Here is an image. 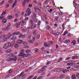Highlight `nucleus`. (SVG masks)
Segmentation results:
<instances>
[{
	"label": "nucleus",
	"mask_w": 79,
	"mask_h": 79,
	"mask_svg": "<svg viewBox=\"0 0 79 79\" xmlns=\"http://www.w3.org/2000/svg\"><path fill=\"white\" fill-rule=\"evenodd\" d=\"M31 11L30 10V9H27L26 11V14L25 15V17H27V16H29L31 15Z\"/></svg>",
	"instance_id": "f257e3e1"
},
{
	"label": "nucleus",
	"mask_w": 79,
	"mask_h": 79,
	"mask_svg": "<svg viewBox=\"0 0 79 79\" xmlns=\"http://www.w3.org/2000/svg\"><path fill=\"white\" fill-rule=\"evenodd\" d=\"M11 26V23H8L7 25V27L5 28H3L2 29V31H5L8 30L9 28Z\"/></svg>",
	"instance_id": "f03ea898"
},
{
	"label": "nucleus",
	"mask_w": 79,
	"mask_h": 79,
	"mask_svg": "<svg viewBox=\"0 0 79 79\" xmlns=\"http://www.w3.org/2000/svg\"><path fill=\"white\" fill-rule=\"evenodd\" d=\"M13 59L11 58H9L7 59V61H12V60H14L15 61H16V60H17V59L16 58V56H13Z\"/></svg>",
	"instance_id": "7ed1b4c3"
},
{
	"label": "nucleus",
	"mask_w": 79,
	"mask_h": 79,
	"mask_svg": "<svg viewBox=\"0 0 79 79\" xmlns=\"http://www.w3.org/2000/svg\"><path fill=\"white\" fill-rule=\"evenodd\" d=\"M9 45H10V42H8L3 45V48L4 49H7V48H8Z\"/></svg>",
	"instance_id": "20e7f679"
},
{
	"label": "nucleus",
	"mask_w": 79,
	"mask_h": 79,
	"mask_svg": "<svg viewBox=\"0 0 79 79\" xmlns=\"http://www.w3.org/2000/svg\"><path fill=\"white\" fill-rule=\"evenodd\" d=\"M21 24V22H19L17 23H15L14 25L16 27V28H19L20 27V25Z\"/></svg>",
	"instance_id": "39448f33"
},
{
	"label": "nucleus",
	"mask_w": 79,
	"mask_h": 79,
	"mask_svg": "<svg viewBox=\"0 0 79 79\" xmlns=\"http://www.w3.org/2000/svg\"><path fill=\"white\" fill-rule=\"evenodd\" d=\"M24 52L25 51L24 50H22L21 51V53L18 54V56H24V54L23 53H24Z\"/></svg>",
	"instance_id": "423d86ee"
},
{
	"label": "nucleus",
	"mask_w": 79,
	"mask_h": 79,
	"mask_svg": "<svg viewBox=\"0 0 79 79\" xmlns=\"http://www.w3.org/2000/svg\"><path fill=\"white\" fill-rule=\"evenodd\" d=\"M26 37V35H23L21 34V35H20L18 36L19 38H22V39H24V38H25Z\"/></svg>",
	"instance_id": "0eeeda50"
},
{
	"label": "nucleus",
	"mask_w": 79,
	"mask_h": 79,
	"mask_svg": "<svg viewBox=\"0 0 79 79\" xmlns=\"http://www.w3.org/2000/svg\"><path fill=\"white\" fill-rule=\"evenodd\" d=\"M50 46V44H47V43H44V46L45 47H49Z\"/></svg>",
	"instance_id": "6e6552de"
},
{
	"label": "nucleus",
	"mask_w": 79,
	"mask_h": 79,
	"mask_svg": "<svg viewBox=\"0 0 79 79\" xmlns=\"http://www.w3.org/2000/svg\"><path fill=\"white\" fill-rule=\"evenodd\" d=\"M29 2V0H24L23 1V6H25L26 5V2H27V3H28Z\"/></svg>",
	"instance_id": "1a4fd4ad"
},
{
	"label": "nucleus",
	"mask_w": 79,
	"mask_h": 79,
	"mask_svg": "<svg viewBox=\"0 0 79 79\" xmlns=\"http://www.w3.org/2000/svg\"><path fill=\"white\" fill-rule=\"evenodd\" d=\"M51 34H52L53 35H54V36H56V35H59V34H60V32H57L56 33H55L54 34L53 33H51Z\"/></svg>",
	"instance_id": "9d476101"
},
{
	"label": "nucleus",
	"mask_w": 79,
	"mask_h": 79,
	"mask_svg": "<svg viewBox=\"0 0 79 79\" xmlns=\"http://www.w3.org/2000/svg\"><path fill=\"white\" fill-rule=\"evenodd\" d=\"M2 21L3 24H5L7 22V20L6 19H4L2 20Z\"/></svg>",
	"instance_id": "9b49d317"
},
{
	"label": "nucleus",
	"mask_w": 79,
	"mask_h": 79,
	"mask_svg": "<svg viewBox=\"0 0 79 79\" xmlns=\"http://www.w3.org/2000/svg\"><path fill=\"white\" fill-rule=\"evenodd\" d=\"M17 44H21V43H23V41L20 40H19L17 41Z\"/></svg>",
	"instance_id": "f8f14e48"
},
{
	"label": "nucleus",
	"mask_w": 79,
	"mask_h": 79,
	"mask_svg": "<svg viewBox=\"0 0 79 79\" xmlns=\"http://www.w3.org/2000/svg\"><path fill=\"white\" fill-rule=\"evenodd\" d=\"M69 72V70L67 69H64L62 70V73L65 74V73Z\"/></svg>",
	"instance_id": "ddd939ff"
},
{
	"label": "nucleus",
	"mask_w": 79,
	"mask_h": 79,
	"mask_svg": "<svg viewBox=\"0 0 79 79\" xmlns=\"http://www.w3.org/2000/svg\"><path fill=\"white\" fill-rule=\"evenodd\" d=\"M6 13V10L3 11L1 15V16H3V15H5Z\"/></svg>",
	"instance_id": "4468645a"
},
{
	"label": "nucleus",
	"mask_w": 79,
	"mask_h": 79,
	"mask_svg": "<svg viewBox=\"0 0 79 79\" xmlns=\"http://www.w3.org/2000/svg\"><path fill=\"white\" fill-rule=\"evenodd\" d=\"M72 79H76V75L75 74L72 75Z\"/></svg>",
	"instance_id": "2eb2a0df"
},
{
	"label": "nucleus",
	"mask_w": 79,
	"mask_h": 79,
	"mask_svg": "<svg viewBox=\"0 0 79 79\" xmlns=\"http://www.w3.org/2000/svg\"><path fill=\"white\" fill-rule=\"evenodd\" d=\"M39 49L36 48L34 49V51L35 52V53H37L38 52H39Z\"/></svg>",
	"instance_id": "dca6fc26"
},
{
	"label": "nucleus",
	"mask_w": 79,
	"mask_h": 79,
	"mask_svg": "<svg viewBox=\"0 0 79 79\" xmlns=\"http://www.w3.org/2000/svg\"><path fill=\"white\" fill-rule=\"evenodd\" d=\"M6 36H7V37H8L7 38V39H9V38H10L11 37V34L10 33H8Z\"/></svg>",
	"instance_id": "f3484780"
},
{
	"label": "nucleus",
	"mask_w": 79,
	"mask_h": 79,
	"mask_svg": "<svg viewBox=\"0 0 79 79\" xmlns=\"http://www.w3.org/2000/svg\"><path fill=\"white\" fill-rule=\"evenodd\" d=\"M68 30H66V31H65L64 32L63 35L64 36V35H66V34H68Z\"/></svg>",
	"instance_id": "a211bd4d"
},
{
	"label": "nucleus",
	"mask_w": 79,
	"mask_h": 79,
	"mask_svg": "<svg viewBox=\"0 0 79 79\" xmlns=\"http://www.w3.org/2000/svg\"><path fill=\"white\" fill-rule=\"evenodd\" d=\"M62 61V58H60L57 61V63H60V62H61V61Z\"/></svg>",
	"instance_id": "6ab92c4d"
},
{
	"label": "nucleus",
	"mask_w": 79,
	"mask_h": 79,
	"mask_svg": "<svg viewBox=\"0 0 79 79\" xmlns=\"http://www.w3.org/2000/svg\"><path fill=\"white\" fill-rule=\"evenodd\" d=\"M22 44H23V45H27V43L26 42L23 41Z\"/></svg>",
	"instance_id": "aec40b11"
},
{
	"label": "nucleus",
	"mask_w": 79,
	"mask_h": 79,
	"mask_svg": "<svg viewBox=\"0 0 79 79\" xmlns=\"http://www.w3.org/2000/svg\"><path fill=\"white\" fill-rule=\"evenodd\" d=\"M14 47L17 48L19 47V45L17 44H15L14 45Z\"/></svg>",
	"instance_id": "412c9836"
},
{
	"label": "nucleus",
	"mask_w": 79,
	"mask_h": 79,
	"mask_svg": "<svg viewBox=\"0 0 79 79\" xmlns=\"http://www.w3.org/2000/svg\"><path fill=\"white\" fill-rule=\"evenodd\" d=\"M8 39V38H5L3 39L2 41L3 42H6V40H7Z\"/></svg>",
	"instance_id": "4be33fe9"
},
{
	"label": "nucleus",
	"mask_w": 79,
	"mask_h": 79,
	"mask_svg": "<svg viewBox=\"0 0 79 79\" xmlns=\"http://www.w3.org/2000/svg\"><path fill=\"white\" fill-rule=\"evenodd\" d=\"M30 23L31 25H34V23H33V20L31 19L30 20Z\"/></svg>",
	"instance_id": "5701e85b"
},
{
	"label": "nucleus",
	"mask_w": 79,
	"mask_h": 79,
	"mask_svg": "<svg viewBox=\"0 0 79 79\" xmlns=\"http://www.w3.org/2000/svg\"><path fill=\"white\" fill-rule=\"evenodd\" d=\"M5 0L2 1L0 3V5H3L4 4V3H5Z\"/></svg>",
	"instance_id": "b1692460"
},
{
	"label": "nucleus",
	"mask_w": 79,
	"mask_h": 79,
	"mask_svg": "<svg viewBox=\"0 0 79 79\" xmlns=\"http://www.w3.org/2000/svg\"><path fill=\"white\" fill-rule=\"evenodd\" d=\"M7 18L8 19H11L12 18V16H9L7 17Z\"/></svg>",
	"instance_id": "393cba45"
},
{
	"label": "nucleus",
	"mask_w": 79,
	"mask_h": 79,
	"mask_svg": "<svg viewBox=\"0 0 79 79\" xmlns=\"http://www.w3.org/2000/svg\"><path fill=\"white\" fill-rule=\"evenodd\" d=\"M65 76L64 75H62L60 76V79H63V78H64Z\"/></svg>",
	"instance_id": "a878e982"
},
{
	"label": "nucleus",
	"mask_w": 79,
	"mask_h": 79,
	"mask_svg": "<svg viewBox=\"0 0 79 79\" xmlns=\"http://www.w3.org/2000/svg\"><path fill=\"white\" fill-rule=\"evenodd\" d=\"M12 52V50L11 49H9L7 51V53H11Z\"/></svg>",
	"instance_id": "bb28decb"
},
{
	"label": "nucleus",
	"mask_w": 79,
	"mask_h": 79,
	"mask_svg": "<svg viewBox=\"0 0 79 79\" xmlns=\"http://www.w3.org/2000/svg\"><path fill=\"white\" fill-rule=\"evenodd\" d=\"M16 38H17L16 37L14 36L12 37V38L11 39V40H15L16 39Z\"/></svg>",
	"instance_id": "cd10ccee"
},
{
	"label": "nucleus",
	"mask_w": 79,
	"mask_h": 79,
	"mask_svg": "<svg viewBox=\"0 0 79 79\" xmlns=\"http://www.w3.org/2000/svg\"><path fill=\"white\" fill-rule=\"evenodd\" d=\"M40 37V35H37V37H36V39L37 40H38V39H39Z\"/></svg>",
	"instance_id": "c85d7f7f"
},
{
	"label": "nucleus",
	"mask_w": 79,
	"mask_h": 79,
	"mask_svg": "<svg viewBox=\"0 0 79 79\" xmlns=\"http://www.w3.org/2000/svg\"><path fill=\"white\" fill-rule=\"evenodd\" d=\"M8 56L10 57H12L13 56H14V54L12 53H10L8 55Z\"/></svg>",
	"instance_id": "c756f323"
},
{
	"label": "nucleus",
	"mask_w": 79,
	"mask_h": 79,
	"mask_svg": "<svg viewBox=\"0 0 79 79\" xmlns=\"http://www.w3.org/2000/svg\"><path fill=\"white\" fill-rule=\"evenodd\" d=\"M6 37V35H3L1 36V38L3 39L4 38V37Z\"/></svg>",
	"instance_id": "7c9ffc66"
},
{
	"label": "nucleus",
	"mask_w": 79,
	"mask_h": 79,
	"mask_svg": "<svg viewBox=\"0 0 79 79\" xmlns=\"http://www.w3.org/2000/svg\"><path fill=\"white\" fill-rule=\"evenodd\" d=\"M31 17H32V19L34 18H35L36 17V15L35 14H33V15H31Z\"/></svg>",
	"instance_id": "2f4dec72"
},
{
	"label": "nucleus",
	"mask_w": 79,
	"mask_h": 79,
	"mask_svg": "<svg viewBox=\"0 0 79 79\" xmlns=\"http://www.w3.org/2000/svg\"><path fill=\"white\" fill-rule=\"evenodd\" d=\"M75 41H76V40H73L71 43V44H73V45H74L76 44V42H75Z\"/></svg>",
	"instance_id": "473e14b6"
},
{
	"label": "nucleus",
	"mask_w": 79,
	"mask_h": 79,
	"mask_svg": "<svg viewBox=\"0 0 79 79\" xmlns=\"http://www.w3.org/2000/svg\"><path fill=\"white\" fill-rule=\"evenodd\" d=\"M33 21L34 23H37V20L36 19H35V18H34L33 19Z\"/></svg>",
	"instance_id": "72a5a7b5"
},
{
	"label": "nucleus",
	"mask_w": 79,
	"mask_h": 79,
	"mask_svg": "<svg viewBox=\"0 0 79 79\" xmlns=\"http://www.w3.org/2000/svg\"><path fill=\"white\" fill-rule=\"evenodd\" d=\"M50 28V27L48 26H47L46 27V29L47 30H49Z\"/></svg>",
	"instance_id": "f704fd0d"
},
{
	"label": "nucleus",
	"mask_w": 79,
	"mask_h": 79,
	"mask_svg": "<svg viewBox=\"0 0 79 79\" xmlns=\"http://www.w3.org/2000/svg\"><path fill=\"white\" fill-rule=\"evenodd\" d=\"M29 48V47L28 45H26L25 47H24V48L25 49H28Z\"/></svg>",
	"instance_id": "c9c22d12"
},
{
	"label": "nucleus",
	"mask_w": 79,
	"mask_h": 79,
	"mask_svg": "<svg viewBox=\"0 0 79 79\" xmlns=\"http://www.w3.org/2000/svg\"><path fill=\"white\" fill-rule=\"evenodd\" d=\"M41 17L42 19H44V18H46V17H45V16H43V15H41Z\"/></svg>",
	"instance_id": "e433bc0d"
},
{
	"label": "nucleus",
	"mask_w": 79,
	"mask_h": 79,
	"mask_svg": "<svg viewBox=\"0 0 79 79\" xmlns=\"http://www.w3.org/2000/svg\"><path fill=\"white\" fill-rule=\"evenodd\" d=\"M65 43H69V42H70V40H65Z\"/></svg>",
	"instance_id": "4c0bfd02"
},
{
	"label": "nucleus",
	"mask_w": 79,
	"mask_h": 79,
	"mask_svg": "<svg viewBox=\"0 0 79 79\" xmlns=\"http://www.w3.org/2000/svg\"><path fill=\"white\" fill-rule=\"evenodd\" d=\"M37 24L38 26H40V24H41V22H40V21H38L37 22Z\"/></svg>",
	"instance_id": "58836bf2"
},
{
	"label": "nucleus",
	"mask_w": 79,
	"mask_h": 79,
	"mask_svg": "<svg viewBox=\"0 0 79 79\" xmlns=\"http://www.w3.org/2000/svg\"><path fill=\"white\" fill-rule=\"evenodd\" d=\"M15 35H19V34H20V32H15Z\"/></svg>",
	"instance_id": "ea45409f"
},
{
	"label": "nucleus",
	"mask_w": 79,
	"mask_h": 79,
	"mask_svg": "<svg viewBox=\"0 0 79 79\" xmlns=\"http://www.w3.org/2000/svg\"><path fill=\"white\" fill-rule=\"evenodd\" d=\"M13 0H9L8 1V3H11L13 2Z\"/></svg>",
	"instance_id": "a19ab883"
},
{
	"label": "nucleus",
	"mask_w": 79,
	"mask_h": 79,
	"mask_svg": "<svg viewBox=\"0 0 79 79\" xmlns=\"http://www.w3.org/2000/svg\"><path fill=\"white\" fill-rule=\"evenodd\" d=\"M33 76H29L28 78H27V79H32V77Z\"/></svg>",
	"instance_id": "79ce46f5"
},
{
	"label": "nucleus",
	"mask_w": 79,
	"mask_h": 79,
	"mask_svg": "<svg viewBox=\"0 0 79 79\" xmlns=\"http://www.w3.org/2000/svg\"><path fill=\"white\" fill-rule=\"evenodd\" d=\"M67 66H71L70 63H68L67 64Z\"/></svg>",
	"instance_id": "37998d69"
},
{
	"label": "nucleus",
	"mask_w": 79,
	"mask_h": 79,
	"mask_svg": "<svg viewBox=\"0 0 79 79\" xmlns=\"http://www.w3.org/2000/svg\"><path fill=\"white\" fill-rule=\"evenodd\" d=\"M9 47H13V44H12V43L11 44L10 43H9Z\"/></svg>",
	"instance_id": "c03bdc74"
},
{
	"label": "nucleus",
	"mask_w": 79,
	"mask_h": 79,
	"mask_svg": "<svg viewBox=\"0 0 79 79\" xmlns=\"http://www.w3.org/2000/svg\"><path fill=\"white\" fill-rule=\"evenodd\" d=\"M50 9V10H48V12L49 13H51L52 11V9Z\"/></svg>",
	"instance_id": "a18cd8bd"
},
{
	"label": "nucleus",
	"mask_w": 79,
	"mask_h": 79,
	"mask_svg": "<svg viewBox=\"0 0 79 79\" xmlns=\"http://www.w3.org/2000/svg\"><path fill=\"white\" fill-rule=\"evenodd\" d=\"M21 76L20 75H19L17 76V79H19L21 77Z\"/></svg>",
	"instance_id": "49530a36"
},
{
	"label": "nucleus",
	"mask_w": 79,
	"mask_h": 79,
	"mask_svg": "<svg viewBox=\"0 0 79 79\" xmlns=\"http://www.w3.org/2000/svg\"><path fill=\"white\" fill-rule=\"evenodd\" d=\"M28 42H29V43H30L31 44H32L33 43V41L32 40H30L28 41Z\"/></svg>",
	"instance_id": "de8ad7c7"
},
{
	"label": "nucleus",
	"mask_w": 79,
	"mask_h": 79,
	"mask_svg": "<svg viewBox=\"0 0 79 79\" xmlns=\"http://www.w3.org/2000/svg\"><path fill=\"white\" fill-rule=\"evenodd\" d=\"M43 72V69H41L39 71L38 73H42Z\"/></svg>",
	"instance_id": "09e8293b"
},
{
	"label": "nucleus",
	"mask_w": 79,
	"mask_h": 79,
	"mask_svg": "<svg viewBox=\"0 0 79 79\" xmlns=\"http://www.w3.org/2000/svg\"><path fill=\"white\" fill-rule=\"evenodd\" d=\"M34 29V28L33 27V25H32L31 27H30V29L31 30H32V29Z\"/></svg>",
	"instance_id": "8fccbe9b"
},
{
	"label": "nucleus",
	"mask_w": 79,
	"mask_h": 79,
	"mask_svg": "<svg viewBox=\"0 0 79 79\" xmlns=\"http://www.w3.org/2000/svg\"><path fill=\"white\" fill-rule=\"evenodd\" d=\"M30 51V50H26L25 52L27 53H29Z\"/></svg>",
	"instance_id": "3c124183"
},
{
	"label": "nucleus",
	"mask_w": 79,
	"mask_h": 79,
	"mask_svg": "<svg viewBox=\"0 0 79 79\" xmlns=\"http://www.w3.org/2000/svg\"><path fill=\"white\" fill-rule=\"evenodd\" d=\"M27 38L28 39H31V35H29L28 36Z\"/></svg>",
	"instance_id": "603ef678"
},
{
	"label": "nucleus",
	"mask_w": 79,
	"mask_h": 79,
	"mask_svg": "<svg viewBox=\"0 0 79 79\" xmlns=\"http://www.w3.org/2000/svg\"><path fill=\"white\" fill-rule=\"evenodd\" d=\"M11 35L12 36H14V35H16L15 32L12 33Z\"/></svg>",
	"instance_id": "864d4df0"
},
{
	"label": "nucleus",
	"mask_w": 79,
	"mask_h": 79,
	"mask_svg": "<svg viewBox=\"0 0 79 79\" xmlns=\"http://www.w3.org/2000/svg\"><path fill=\"white\" fill-rule=\"evenodd\" d=\"M44 23L45 24H48V25L49 24V23H48V22L47 21H45L44 22Z\"/></svg>",
	"instance_id": "5fc2aeb1"
},
{
	"label": "nucleus",
	"mask_w": 79,
	"mask_h": 79,
	"mask_svg": "<svg viewBox=\"0 0 79 79\" xmlns=\"http://www.w3.org/2000/svg\"><path fill=\"white\" fill-rule=\"evenodd\" d=\"M76 76L78 78V79H79V73H77L76 74Z\"/></svg>",
	"instance_id": "6e6d98bb"
},
{
	"label": "nucleus",
	"mask_w": 79,
	"mask_h": 79,
	"mask_svg": "<svg viewBox=\"0 0 79 79\" xmlns=\"http://www.w3.org/2000/svg\"><path fill=\"white\" fill-rule=\"evenodd\" d=\"M25 23V21L24 20H22V23L21 24V26H23V24H24Z\"/></svg>",
	"instance_id": "4d7b16f0"
},
{
	"label": "nucleus",
	"mask_w": 79,
	"mask_h": 79,
	"mask_svg": "<svg viewBox=\"0 0 79 79\" xmlns=\"http://www.w3.org/2000/svg\"><path fill=\"white\" fill-rule=\"evenodd\" d=\"M30 56V54H27L25 55L26 57H27V56Z\"/></svg>",
	"instance_id": "13d9d810"
},
{
	"label": "nucleus",
	"mask_w": 79,
	"mask_h": 79,
	"mask_svg": "<svg viewBox=\"0 0 79 79\" xmlns=\"http://www.w3.org/2000/svg\"><path fill=\"white\" fill-rule=\"evenodd\" d=\"M32 6V4H29L28 5V7H31Z\"/></svg>",
	"instance_id": "bf43d9fd"
},
{
	"label": "nucleus",
	"mask_w": 79,
	"mask_h": 79,
	"mask_svg": "<svg viewBox=\"0 0 79 79\" xmlns=\"http://www.w3.org/2000/svg\"><path fill=\"white\" fill-rule=\"evenodd\" d=\"M74 63H70V64L71 65V66H73V65H74Z\"/></svg>",
	"instance_id": "052dcab7"
},
{
	"label": "nucleus",
	"mask_w": 79,
	"mask_h": 79,
	"mask_svg": "<svg viewBox=\"0 0 79 79\" xmlns=\"http://www.w3.org/2000/svg\"><path fill=\"white\" fill-rule=\"evenodd\" d=\"M23 74H24V72H22L20 74V75L21 76H22Z\"/></svg>",
	"instance_id": "680f3d73"
},
{
	"label": "nucleus",
	"mask_w": 79,
	"mask_h": 79,
	"mask_svg": "<svg viewBox=\"0 0 79 79\" xmlns=\"http://www.w3.org/2000/svg\"><path fill=\"white\" fill-rule=\"evenodd\" d=\"M18 21V19H15L14 20V22L16 23V22H17Z\"/></svg>",
	"instance_id": "e2e57ef3"
},
{
	"label": "nucleus",
	"mask_w": 79,
	"mask_h": 79,
	"mask_svg": "<svg viewBox=\"0 0 79 79\" xmlns=\"http://www.w3.org/2000/svg\"><path fill=\"white\" fill-rule=\"evenodd\" d=\"M36 32H37V31L35 30L34 32H33V34H35V33H36Z\"/></svg>",
	"instance_id": "0e129e2a"
},
{
	"label": "nucleus",
	"mask_w": 79,
	"mask_h": 79,
	"mask_svg": "<svg viewBox=\"0 0 79 79\" xmlns=\"http://www.w3.org/2000/svg\"><path fill=\"white\" fill-rule=\"evenodd\" d=\"M37 13V11H35L34 12L33 14L34 15H36Z\"/></svg>",
	"instance_id": "69168bd1"
},
{
	"label": "nucleus",
	"mask_w": 79,
	"mask_h": 79,
	"mask_svg": "<svg viewBox=\"0 0 79 79\" xmlns=\"http://www.w3.org/2000/svg\"><path fill=\"white\" fill-rule=\"evenodd\" d=\"M15 17H18V14H15Z\"/></svg>",
	"instance_id": "338daca9"
},
{
	"label": "nucleus",
	"mask_w": 79,
	"mask_h": 79,
	"mask_svg": "<svg viewBox=\"0 0 79 79\" xmlns=\"http://www.w3.org/2000/svg\"><path fill=\"white\" fill-rule=\"evenodd\" d=\"M42 78V77H39L37 79H41Z\"/></svg>",
	"instance_id": "774afa93"
}]
</instances>
